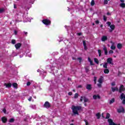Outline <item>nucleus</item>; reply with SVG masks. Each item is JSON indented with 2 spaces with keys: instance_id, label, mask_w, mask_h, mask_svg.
I'll use <instances>...</instances> for the list:
<instances>
[{
  "instance_id": "f257e3e1",
  "label": "nucleus",
  "mask_w": 125,
  "mask_h": 125,
  "mask_svg": "<svg viewBox=\"0 0 125 125\" xmlns=\"http://www.w3.org/2000/svg\"><path fill=\"white\" fill-rule=\"evenodd\" d=\"M71 109L74 115H79V112L78 111L82 110V106L72 105Z\"/></svg>"
},
{
  "instance_id": "f03ea898",
  "label": "nucleus",
  "mask_w": 125,
  "mask_h": 125,
  "mask_svg": "<svg viewBox=\"0 0 125 125\" xmlns=\"http://www.w3.org/2000/svg\"><path fill=\"white\" fill-rule=\"evenodd\" d=\"M42 22L43 24H44V25H46V26H48L51 24V21L48 19L43 20L42 21Z\"/></svg>"
},
{
  "instance_id": "7ed1b4c3",
  "label": "nucleus",
  "mask_w": 125,
  "mask_h": 125,
  "mask_svg": "<svg viewBox=\"0 0 125 125\" xmlns=\"http://www.w3.org/2000/svg\"><path fill=\"white\" fill-rule=\"evenodd\" d=\"M120 99L121 100H123L122 104L125 105V95L124 94V93H122L120 97Z\"/></svg>"
},
{
  "instance_id": "20e7f679",
  "label": "nucleus",
  "mask_w": 125,
  "mask_h": 125,
  "mask_svg": "<svg viewBox=\"0 0 125 125\" xmlns=\"http://www.w3.org/2000/svg\"><path fill=\"white\" fill-rule=\"evenodd\" d=\"M50 104L48 102H45L43 104L44 108H46V109L50 108Z\"/></svg>"
},
{
  "instance_id": "39448f33",
  "label": "nucleus",
  "mask_w": 125,
  "mask_h": 125,
  "mask_svg": "<svg viewBox=\"0 0 125 125\" xmlns=\"http://www.w3.org/2000/svg\"><path fill=\"white\" fill-rule=\"evenodd\" d=\"M118 113H125V108L123 106H120L119 108L117 109Z\"/></svg>"
},
{
  "instance_id": "423d86ee",
  "label": "nucleus",
  "mask_w": 125,
  "mask_h": 125,
  "mask_svg": "<svg viewBox=\"0 0 125 125\" xmlns=\"http://www.w3.org/2000/svg\"><path fill=\"white\" fill-rule=\"evenodd\" d=\"M106 63L107 64H110V65H113V59L112 58H108L106 60Z\"/></svg>"
},
{
  "instance_id": "0eeeda50",
  "label": "nucleus",
  "mask_w": 125,
  "mask_h": 125,
  "mask_svg": "<svg viewBox=\"0 0 125 125\" xmlns=\"http://www.w3.org/2000/svg\"><path fill=\"white\" fill-rule=\"evenodd\" d=\"M108 122L109 125H121L120 124H117L114 123L111 119H108Z\"/></svg>"
},
{
  "instance_id": "6e6552de",
  "label": "nucleus",
  "mask_w": 125,
  "mask_h": 125,
  "mask_svg": "<svg viewBox=\"0 0 125 125\" xmlns=\"http://www.w3.org/2000/svg\"><path fill=\"white\" fill-rule=\"evenodd\" d=\"M83 100L84 103H85L87 102V101H88V99L86 98L85 96L84 97L81 96L80 98L81 102H82Z\"/></svg>"
},
{
  "instance_id": "1a4fd4ad",
  "label": "nucleus",
  "mask_w": 125,
  "mask_h": 125,
  "mask_svg": "<svg viewBox=\"0 0 125 125\" xmlns=\"http://www.w3.org/2000/svg\"><path fill=\"white\" fill-rule=\"evenodd\" d=\"M119 92L120 93H122V91H125V88L124 87V85H121L120 87L119 88Z\"/></svg>"
},
{
  "instance_id": "9d476101",
  "label": "nucleus",
  "mask_w": 125,
  "mask_h": 125,
  "mask_svg": "<svg viewBox=\"0 0 125 125\" xmlns=\"http://www.w3.org/2000/svg\"><path fill=\"white\" fill-rule=\"evenodd\" d=\"M21 46H22V43H18L15 45L16 49H19Z\"/></svg>"
},
{
  "instance_id": "9b49d317",
  "label": "nucleus",
  "mask_w": 125,
  "mask_h": 125,
  "mask_svg": "<svg viewBox=\"0 0 125 125\" xmlns=\"http://www.w3.org/2000/svg\"><path fill=\"white\" fill-rule=\"evenodd\" d=\"M86 88L87 89V90H91V89H92V86L90 84H87Z\"/></svg>"
},
{
  "instance_id": "f8f14e48",
  "label": "nucleus",
  "mask_w": 125,
  "mask_h": 125,
  "mask_svg": "<svg viewBox=\"0 0 125 125\" xmlns=\"http://www.w3.org/2000/svg\"><path fill=\"white\" fill-rule=\"evenodd\" d=\"M4 85L6 86L7 88H10V87H11V85H12V84H11V83H5Z\"/></svg>"
},
{
  "instance_id": "ddd939ff",
  "label": "nucleus",
  "mask_w": 125,
  "mask_h": 125,
  "mask_svg": "<svg viewBox=\"0 0 125 125\" xmlns=\"http://www.w3.org/2000/svg\"><path fill=\"white\" fill-rule=\"evenodd\" d=\"M2 123H3V124H5V123H6L7 122V118H6V117H2L1 119Z\"/></svg>"
},
{
  "instance_id": "4468645a",
  "label": "nucleus",
  "mask_w": 125,
  "mask_h": 125,
  "mask_svg": "<svg viewBox=\"0 0 125 125\" xmlns=\"http://www.w3.org/2000/svg\"><path fill=\"white\" fill-rule=\"evenodd\" d=\"M93 99H95V100H96V99H100V98H101V97H100V96H99V95H94L93 96Z\"/></svg>"
},
{
  "instance_id": "2eb2a0df",
  "label": "nucleus",
  "mask_w": 125,
  "mask_h": 125,
  "mask_svg": "<svg viewBox=\"0 0 125 125\" xmlns=\"http://www.w3.org/2000/svg\"><path fill=\"white\" fill-rule=\"evenodd\" d=\"M88 61L90 62V65H91V66H94V63H93V61L91 60L90 58L89 57L88 58Z\"/></svg>"
},
{
  "instance_id": "dca6fc26",
  "label": "nucleus",
  "mask_w": 125,
  "mask_h": 125,
  "mask_svg": "<svg viewBox=\"0 0 125 125\" xmlns=\"http://www.w3.org/2000/svg\"><path fill=\"white\" fill-rule=\"evenodd\" d=\"M103 80H104V77L101 76L98 80V83H103Z\"/></svg>"
},
{
  "instance_id": "f3484780",
  "label": "nucleus",
  "mask_w": 125,
  "mask_h": 125,
  "mask_svg": "<svg viewBox=\"0 0 125 125\" xmlns=\"http://www.w3.org/2000/svg\"><path fill=\"white\" fill-rule=\"evenodd\" d=\"M103 50L104 51V55H108V51L107 50V47H106V46H104Z\"/></svg>"
},
{
  "instance_id": "a211bd4d",
  "label": "nucleus",
  "mask_w": 125,
  "mask_h": 125,
  "mask_svg": "<svg viewBox=\"0 0 125 125\" xmlns=\"http://www.w3.org/2000/svg\"><path fill=\"white\" fill-rule=\"evenodd\" d=\"M112 92H115V91H119V88L117 87H111Z\"/></svg>"
},
{
  "instance_id": "6ab92c4d",
  "label": "nucleus",
  "mask_w": 125,
  "mask_h": 125,
  "mask_svg": "<svg viewBox=\"0 0 125 125\" xmlns=\"http://www.w3.org/2000/svg\"><path fill=\"white\" fill-rule=\"evenodd\" d=\"M108 40V37L106 36H103L102 38V42H105V41H107Z\"/></svg>"
},
{
  "instance_id": "aec40b11",
  "label": "nucleus",
  "mask_w": 125,
  "mask_h": 125,
  "mask_svg": "<svg viewBox=\"0 0 125 125\" xmlns=\"http://www.w3.org/2000/svg\"><path fill=\"white\" fill-rule=\"evenodd\" d=\"M122 48L123 44H122V43H119L117 44V48H118V49H122Z\"/></svg>"
},
{
  "instance_id": "412c9836",
  "label": "nucleus",
  "mask_w": 125,
  "mask_h": 125,
  "mask_svg": "<svg viewBox=\"0 0 125 125\" xmlns=\"http://www.w3.org/2000/svg\"><path fill=\"white\" fill-rule=\"evenodd\" d=\"M12 85L14 88H18V84L16 83H13Z\"/></svg>"
},
{
  "instance_id": "4be33fe9",
  "label": "nucleus",
  "mask_w": 125,
  "mask_h": 125,
  "mask_svg": "<svg viewBox=\"0 0 125 125\" xmlns=\"http://www.w3.org/2000/svg\"><path fill=\"white\" fill-rule=\"evenodd\" d=\"M98 52L99 53V57H101V56H102V51H101V49H98Z\"/></svg>"
},
{
  "instance_id": "5701e85b",
  "label": "nucleus",
  "mask_w": 125,
  "mask_h": 125,
  "mask_svg": "<svg viewBox=\"0 0 125 125\" xmlns=\"http://www.w3.org/2000/svg\"><path fill=\"white\" fill-rule=\"evenodd\" d=\"M96 116L97 117V119L99 120V119H100V117H101V114H100L99 113H98L96 114Z\"/></svg>"
},
{
  "instance_id": "b1692460",
  "label": "nucleus",
  "mask_w": 125,
  "mask_h": 125,
  "mask_svg": "<svg viewBox=\"0 0 125 125\" xmlns=\"http://www.w3.org/2000/svg\"><path fill=\"white\" fill-rule=\"evenodd\" d=\"M120 6L122 8H125V3H120Z\"/></svg>"
},
{
  "instance_id": "393cba45",
  "label": "nucleus",
  "mask_w": 125,
  "mask_h": 125,
  "mask_svg": "<svg viewBox=\"0 0 125 125\" xmlns=\"http://www.w3.org/2000/svg\"><path fill=\"white\" fill-rule=\"evenodd\" d=\"M110 71H109V69H104V74H109V72Z\"/></svg>"
},
{
  "instance_id": "a878e982",
  "label": "nucleus",
  "mask_w": 125,
  "mask_h": 125,
  "mask_svg": "<svg viewBox=\"0 0 125 125\" xmlns=\"http://www.w3.org/2000/svg\"><path fill=\"white\" fill-rule=\"evenodd\" d=\"M94 62H95V63H96V64H99V61H98V59L97 58H94Z\"/></svg>"
},
{
  "instance_id": "bb28decb",
  "label": "nucleus",
  "mask_w": 125,
  "mask_h": 125,
  "mask_svg": "<svg viewBox=\"0 0 125 125\" xmlns=\"http://www.w3.org/2000/svg\"><path fill=\"white\" fill-rule=\"evenodd\" d=\"M115 102V98H112L110 101H109V104H113Z\"/></svg>"
},
{
  "instance_id": "cd10ccee",
  "label": "nucleus",
  "mask_w": 125,
  "mask_h": 125,
  "mask_svg": "<svg viewBox=\"0 0 125 125\" xmlns=\"http://www.w3.org/2000/svg\"><path fill=\"white\" fill-rule=\"evenodd\" d=\"M108 66V63L107 62H105L104 64L103 65L104 68L105 69H107L108 68L107 66Z\"/></svg>"
},
{
  "instance_id": "c85d7f7f",
  "label": "nucleus",
  "mask_w": 125,
  "mask_h": 125,
  "mask_svg": "<svg viewBox=\"0 0 125 125\" xmlns=\"http://www.w3.org/2000/svg\"><path fill=\"white\" fill-rule=\"evenodd\" d=\"M14 122H15V119L14 118H11L9 121V122L10 123H14Z\"/></svg>"
},
{
  "instance_id": "c756f323",
  "label": "nucleus",
  "mask_w": 125,
  "mask_h": 125,
  "mask_svg": "<svg viewBox=\"0 0 125 125\" xmlns=\"http://www.w3.org/2000/svg\"><path fill=\"white\" fill-rule=\"evenodd\" d=\"M85 70L86 73H88V72L89 71V67L87 66V67H85Z\"/></svg>"
},
{
  "instance_id": "7c9ffc66",
  "label": "nucleus",
  "mask_w": 125,
  "mask_h": 125,
  "mask_svg": "<svg viewBox=\"0 0 125 125\" xmlns=\"http://www.w3.org/2000/svg\"><path fill=\"white\" fill-rule=\"evenodd\" d=\"M78 97H79V94L75 93V95H74V98H75V99H77V98H78Z\"/></svg>"
},
{
  "instance_id": "2f4dec72",
  "label": "nucleus",
  "mask_w": 125,
  "mask_h": 125,
  "mask_svg": "<svg viewBox=\"0 0 125 125\" xmlns=\"http://www.w3.org/2000/svg\"><path fill=\"white\" fill-rule=\"evenodd\" d=\"M110 27V29H112V30H115V25L111 24Z\"/></svg>"
},
{
  "instance_id": "473e14b6",
  "label": "nucleus",
  "mask_w": 125,
  "mask_h": 125,
  "mask_svg": "<svg viewBox=\"0 0 125 125\" xmlns=\"http://www.w3.org/2000/svg\"><path fill=\"white\" fill-rule=\"evenodd\" d=\"M95 4V2L94 1V0H92L91 2V5L93 6Z\"/></svg>"
},
{
  "instance_id": "72a5a7b5",
  "label": "nucleus",
  "mask_w": 125,
  "mask_h": 125,
  "mask_svg": "<svg viewBox=\"0 0 125 125\" xmlns=\"http://www.w3.org/2000/svg\"><path fill=\"white\" fill-rule=\"evenodd\" d=\"M12 44H15V43H16V41L14 39L12 40V42H11Z\"/></svg>"
},
{
  "instance_id": "f704fd0d",
  "label": "nucleus",
  "mask_w": 125,
  "mask_h": 125,
  "mask_svg": "<svg viewBox=\"0 0 125 125\" xmlns=\"http://www.w3.org/2000/svg\"><path fill=\"white\" fill-rule=\"evenodd\" d=\"M96 81H97V77H94V82L95 84H96Z\"/></svg>"
},
{
  "instance_id": "c9c22d12",
  "label": "nucleus",
  "mask_w": 125,
  "mask_h": 125,
  "mask_svg": "<svg viewBox=\"0 0 125 125\" xmlns=\"http://www.w3.org/2000/svg\"><path fill=\"white\" fill-rule=\"evenodd\" d=\"M110 48H111V49H112L113 50H115V49H116V46L112 45L111 46Z\"/></svg>"
},
{
  "instance_id": "e433bc0d",
  "label": "nucleus",
  "mask_w": 125,
  "mask_h": 125,
  "mask_svg": "<svg viewBox=\"0 0 125 125\" xmlns=\"http://www.w3.org/2000/svg\"><path fill=\"white\" fill-rule=\"evenodd\" d=\"M109 118H110V114H109V113H107L106 114V116L105 119H108V120H109Z\"/></svg>"
},
{
  "instance_id": "4c0bfd02",
  "label": "nucleus",
  "mask_w": 125,
  "mask_h": 125,
  "mask_svg": "<svg viewBox=\"0 0 125 125\" xmlns=\"http://www.w3.org/2000/svg\"><path fill=\"white\" fill-rule=\"evenodd\" d=\"M84 122L85 123V125H89V124L86 119L84 120Z\"/></svg>"
},
{
  "instance_id": "58836bf2",
  "label": "nucleus",
  "mask_w": 125,
  "mask_h": 125,
  "mask_svg": "<svg viewBox=\"0 0 125 125\" xmlns=\"http://www.w3.org/2000/svg\"><path fill=\"white\" fill-rule=\"evenodd\" d=\"M78 60H79V63H82V61H83V59L82 58H78Z\"/></svg>"
},
{
  "instance_id": "ea45409f",
  "label": "nucleus",
  "mask_w": 125,
  "mask_h": 125,
  "mask_svg": "<svg viewBox=\"0 0 125 125\" xmlns=\"http://www.w3.org/2000/svg\"><path fill=\"white\" fill-rule=\"evenodd\" d=\"M109 54H113L114 53V51L110 50L108 52Z\"/></svg>"
},
{
  "instance_id": "a19ab883",
  "label": "nucleus",
  "mask_w": 125,
  "mask_h": 125,
  "mask_svg": "<svg viewBox=\"0 0 125 125\" xmlns=\"http://www.w3.org/2000/svg\"><path fill=\"white\" fill-rule=\"evenodd\" d=\"M103 19L104 21H107V17H106L105 15L103 16Z\"/></svg>"
},
{
  "instance_id": "79ce46f5",
  "label": "nucleus",
  "mask_w": 125,
  "mask_h": 125,
  "mask_svg": "<svg viewBox=\"0 0 125 125\" xmlns=\"http://www.w3.org/2000/svg\"><path fill=\"white\" fill-rule=\"evenodd\" d=\"M97 85H98V87H99L100 88H101V87H102V85L100 83L97 84Z\"/></svg>"
},
{
  "instance_id": "37998d69",
  "label": "nucleus",
  "mask_w": 125,
  "mask_h": 125,
  "mask_svg": "<svg viewBox=\"0 0 125 125\" xmlns=\"http://www.w3.org/2000/svg\"><path fill=\"white\" fill-rule=\"evenodd\" d=\"M3 11H4V9H3V8L0 9V13H2V12H3Z\"/></svg>"
},
{
  "instance_id": "c03bdc74",
  "label": "nucleus",
  "mask_w": 125,
  "mask_h": 125,
  "mask_svg": "<svg viewBox=\"0 0 125 125\" xmlns=\"http://www.w3.org/2000/svg\"><path fill=\"white\" fill-rule=\"evenodd\" d=\"M104 4H108V0H104Z\"/></svg>"
},
{
  "instance_id": "a18cd8bd",
  "label": "nucleus",
  "mask_w": 125,
  "mask_h": 125,
  "mask_svg": "<svg viewBox=\"0 0 125 125\" xmlns=\"http://www.w3.org/2000/svg\"><path fill=\"white\" fill-rule=\"evenodd\" d=\"M106 24L108 25V26L109 27H110V26H111V22H110V21L107 22H106Z\"/></svg>"
},
{
  "instance_id": "49530a36",
  "label": "nucleus",
  "mask_w": 125,
  "mask_h": 125,
  "mask_svg": "<svg viewBox=\"0 0 125 125\" xmlns=\"http://www.w3.org/2000/svg\"><path fill=\"white\" fill-rule=\"evenodd\" d=\"M83 46H86V43L85 42V41H83Z\"/></svg>"
},
{
  "instance_id": "de8ad7c7",
  "label": "nucleus",
  "mask_w": 125,
  "mask_h": 125,
  "mask_svg": "<svg viewBox=\"0 0 125 125\" xmlns=\"http://www.w3.org/2000/svg\"><path fill=\"white\" fill-rule=\"evenodd\" d=\"M122 75V72L120 71H118V74L117 75L118 77H120V76Z\"/></svg>"
},
{
  "instance_id": "09e8293b",
  "label": "nucleus",
  "mask_w": 125,
  "mask_h": 125,
  "mask_svg": "<svg viewBox=\"0 0 125 125\" xmlns=\"http://www.w3.org/2000/svg\"><path fill=\"white\" fill-rule=\"evenodd\" d=\"M31 84V82H28L26 83V85H27V86H29V85H30Z\"/></svg>"
},
{
  "instance_id": "8fccbe9b",
  "label": "nucleus",
  "mask_w": 125,
  "mask_h": 125,
  "mask_svg": "<svg viewBox=\"0 0 125 125\" xmlns=\"http://www.w3.org/2000/svg\"><path fill=\"white\" fill-rule=\"evenodd\" d=\"M111 85H112V86H114L116 85V83H115V82H112V83H111Z\"/></svg>"
},
{
  "instance_id": "3c124183",
  "label": "nucleus",
  "mask_w": 125,
  "mask_h": 125,
  "mask_svg": "<svg viewBox=\"0 0 125 125\" xmlns=\"http://www.w3.org/2000/svg\"><path fill=\"white\" fill-rule=\"evenodd\" d=\"M2 111L3 112V113L4 114H5L6 113V109H5V108H4L2 110Z\"/></svg>"
},
{
  "instance_id": "603ef678",
  "label": "nucleus",
  "mask_w": 125,
  "mask_h": 125,
  "mask_svg": "<svg viewBox=\"0 0 125 125\" xmlns=\"http://www.w3.org/2000/svg\"><path fill=\"white\" fill-rule=\"evenodd\" d=\"M95 23H96V24H99V21H98V20L96 21H95Z\"/></svg>"
},
{
  "instance_id": "864d4df0",
  "label": "nucleus",
  "mask_w": 125,
  "mask_h": 125,
  "mask_svg": "<svg viewBox=\"0 0 125 125\" xmlns=\"http://www.w3.org/2000/svg\"><path fill=\"white\" fill-rule=\"evenodd\" d=\"M113 31H114V29H112L111 28L109 29V32H110V33H112Z\"/></svg>"
},
{
  "instance_id": "5fc2aeb1",
  "label": "nucleus",
  "mask_w": 125,
  "mask_h": 125,
  "mask_svg": "<svg viewBox=\"0 0 125 125\" xmlns=\"http://www.w3.org/2000/svg\"><path fill=\"white\" fill-rule=\"evenodd\" d=\"M73 94V93L72 92H68V95L71 96Z\"/></svg>"
},
{
  "instance_id": "6e6d98bb",
  "label": "nucleus",
  "mask_w": 125,
  "mask_h": 125,
  "mask_svg": "<svg viewBox=\"0 0 125 125\" xmlns=\"http://www.w3.org/2000/svg\"><path fill=\"white\" fill-rule=\"evenodd\" d=\"M78 87L79 88H82V87H83V85H79L78 86Z\"/></svg>"
},
{
  "instance_id": "4d7b16f0",
  "label": "nucleus",
  "mask_w": 125,
  "mask_h": 125,
  "mask_svg": "<svg viewBox=\"0 0 125 125\" xmlns=\"http://www.w3.org/2000/svg\"><path fill=\"white\" fill-rule=\"evenodd\" d=\"M84 49L85 50H87V47H86V46H84Z\"/></svg>"
},
{
  "instance_id": "13d9d810",
  "label": "nucleus",
  "mask_w": 125,
  "mask_h": 125,
  "mask_svg": "<svg viewBox=\"0 0 125 125\" xmlns=\"http://www.w3.org/2000/svg\"><path fill=\"white\" fill-rule=\"evenodd\" d=\"M28 101H32V97H30V98L28 99Z\"/></svg>"
},
{
  "instance_id": "bf43d9fd",
  "label": "nucleus",
  "mask_w": 125,
  "mask_h": 125,
  "mask_svg": "<svg viewBox=\"0 0 125 125\" xmlns=\"http://www.w3.org/2000/svg\"><path fill=\"white\" fill-rule=\"evenodd\" d=\"M78 36H82V33H77Z\"/></svg>"
},
{
  "instance_id": "052dcab7",
  "label": "nucleus",
  "mask_w": 125,
  "mask_h": 125,
  "mask_svg": "<svg viewBox=\"0 0 125 125\" xmlns=\"http://www.w3.org/2000/svg\"><path fill=\"white\" fill-rule=\"evenodd\" d=\"M24 35H25V36H27V35H28V32L24 31Z\"/></svg>"
},
{
  "instance_id": "680f3d73",
  "label": "nucleus",
  "mask_w": 125,
  "mask_h": 125,
  "mask_svg": "<svg viewBox=\"0 0 125 125\" xmlns=\"http://www.w3.org/2000/svg\"><path fill=\"white\" fill-rule=\"evenodd\" d=\"M14 34H15V35H17V31L15 30L14 31Z\"/></svg>"
},
{
  "instance_id": "e2e57ef3",
  "label": "nucleus",
  "mask_w": 125,
  "mask_h": 125,
  "mask_svg": "<svg viewBox=\"0 0 125 125\" xmlns=\"http://www.w3.org/2000/svg\"><path fill=\"white\" fill-rule=\"evenodd\" d=\"M14 8H15V9L17 8V7L16 6V5H15V4L14 5Z\"/></svg>"
},
{
  "instance_id": "0e129e2a",
  "label": "nucleus",
  "mask_w": 125,
  "mask_h": 125,
  "mask_svg": "<svg viewBox=\"0 0 125 125\" xmlns=\"http://www.w3.org/2000/svg\"><path fill=\"white\" fill-rule=\"evenodd\" d=\"M121 2H125V0H120Z\"/></svg>"
},
{
  "instance_id": "69168bd1",
  "label": "nucleus",
  "mask_w": 125,
  "mask_h": 125,
  "mask_svg": "<svg viewBox=\"0 0 125 125\" xmlns=\"http://www.w3.org/2000/svg\"><path fill=\"white\" fill-rule=\"evenodd\" d=\"M107 15H111V14L109 12L107 13Z\"/></svg>"
},
{
  "instance_id": "338daca9",
  "label": "nucleus",
  "mask_w": 125,
  "mask_h": 125,
  "mask_svg": "<svg viewBox=\"0 0 125 125\" xmlns=\"http://www.w3.org/2000/svg\"><path fill=\"white\" fill-rule=\"evenodd\" d=\"M72 59H73V60H76V58L73 57Z\"/></svg>"
},
{
  "instance_id": "774afa93",
  "label": "nucleus",
  "mask_w": 125,
  "mask_h": 125,
  "mask_svg": "<svg viewBox=\"0 0 125 125\" xmlns=\"http://www.w3.org/2000/svg\"><path fill=\"white\" fill-rule=\"evenodd\" d=\"M100 27H101V28H102V27H103V24H101V25H100Z\"/></svg>"
}]
</instances>
